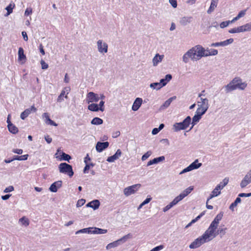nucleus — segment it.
Wrapping results in <instances>:
<instances>
[{
  "mask_svg": "<svg viewBox=\"0 0 251 251\" xmlns=\"http://www.w3.org/2000/svg\"><path fill=\"white\" fill-rule=\"evenodd\" d=\"M179 200L176 197L172 201H171L168 205L169 207L171 209L172 207H173L174 205H176L177 203H178L179 202Z\"/></svg>",
  "mask_w": 251,
  "mask_h": 251,
  "instance_id": "45",
  "label": "nucleus"
},
{
  "mask_svg": "<svg viewBox=\"0 0 251 251\" xmlns=\"http://www.w3.org/2000/svg\"><path fill=\"white\" fill-rule=\"evenodd\" d=\"M97 47L98 51L101 54L106 53L108 51V45L102 40L97 41Z\"/></svg>",
  "mask_w": 251,
  "mask_h": 251,
  "instance_id": "9",
  "label": "nucleus"
},
{
  "mask_svg": "<svg viewBox=\"0 0 251 251\" xmlns=\"http://www.w3.org/2000/svg\"><path fill=\"white\" fill-rule=\"evenodd\" d=\"M204 115V114L202 113L201 112H200L197 110L196 111V113L195 115L192 118V121L191 122V124L192 125V126L190 129L191 130L193 126L197 123H198L200 120L201 118V116Z\"/></svg>",
  "mask_w": 251,
  "mask_h": 251,
  "instance_id": "15",
  "label": "nucleus"
},
{
  "mask_svg": "<svg viewBox=\"0 0 251 251\" xmlns=\"http://www.w3.org/2000/svg\"><path fill=\"white\" fill-rule=\"evenodd\" d=\"M230 24V20L226 21L221 22L219 26H220V28H224L225 27L228 26V25H229Z\"/></svg>",
  "mask_w": 251,
  "mask_h": 251,
  "instance_id": "44",
  "label": "nucleus"
},
{
  "mask_svg": "<svg viewBox=\"0 0 251 251\" xmlns=\"http://www.w3.org/2000/svg\"><path fill=\"white\" fill-rule=\"evenodd\" d=\"M151 151H148L146 153H145L141 158V159L142 161H145L146 159H147L151 155Z\"/></svg>",
  "mask_w": 251,
  "mask_h": 251,
  "instance_id": "47",
  "label": "nucleus"
},
{
  "mask_svg": "<svg viewBox=\"0 0 251 251\" xmlns=\"http://www.w3.org/2000/svg\"><path fill=\"white\" fill-rule=\"evenodd\" d=\"M209 53H210V50H205L202 47V57L204 56H210V54H208Z\"/></svg>",
  "mask_w": 251,
  "mask_h": 251,
  "instance_id": "49",
  "label": "nucleus"
},
{
  "mask_svg": "<svg viewBox=\"0 0 251 251\" xmlns=\"http://www.w3.org/2000/svg\"><path fill=\"white\" fill-rule=\"evenodd\" d=\"M121 151L120 149H118L114 155L108 157L106 160L109 162H113L116 160L118 159L121 156Z\"/></svg>",
  "mask_w": 251,
  "mask_h": 251,
  "instance_id": "21",
  "label": "nucleus"
},
{
  "mask_svg": "<svg viewBox=\"0 0 251 251\" xmlns=\"http://www.w3.org/2000/svg\"><path fill=\"white\" fill-rule=\"evenodd\" d=\"M223 212H221L217 215L205 232L190 244L189 246L190 249H194L199 248L202 245L210 242L218 235L217 228L219 222L223 217Z\"/></svg>",
  "mask_w": 251,
  "mask_h": 251,
  "instance_id": "2",
  "label": "nucleus"
},
{
  "mask_svg": "<svg viewBox=\"0 0 251 251\" xmlns=\"http://www.w3.org/2000/svg\"><path fill=\"white\" fill-rule=\"evenodd\" d=\"M62 184V181L61 180H58L53 183L50 187L49 190L50 191L52 192H56L58 190V189L60 188Z\"/></svg>",
  "mask_w": 251,
  "mask_h": 251,
  "instance_id": "19",
  "label": "nucleus"
},
{
  "mask_svg": "<svg viewBox=\"0 0 251 251\" xmlns=\"http://www.w3.org/2000/svg\"><path fill=\"white\" fill-rule=\"evenodd\" d=\"M197 110L205 114L209 107V100L207 98H201L197 101Z\"/></svg>",
  "mask_w": 251,
  "mask_h": 251,
  "instance_id": "5",
  "label": "nucleus"
},
{
  "mask_svg": "<svg viewBox=\"0 0 251 251\" xmlns=\"http://www.w3.org/2000/svg\"><path fill=\"white\" fill-rule=\"evenodd\" d=\"M129 235V234L126 235L125 236H123L121 239H120L117 241H115L113 242L108 244L106 246V250H109L112 248L117 247L121 244V243L125 242L127 240V239L128 238Z\"/></svg>",
  "mask_w": 251,
  "mask_h": 251,
  "instance_id": "8",
  "label": "nucleus"
},
{
  "mask_svg": "<svg viewBox=\"0 0 251 251\" xmlns=\"http://www.w3.org/2000/svg\"><path fill=\"white\" fill-rule=\"evenodd\" d=\"M109 146L108 142H98L96 146V149L98 152H101L104 150L106 149Z\"/></svg>",
  "mask_w": 251,
  "mask_h": 251,
  "instance_id": "18",
  "label": "nucleus"
},
{
  "mask_svg": "<svg viewBox=\"0 0 251 251\" xmlns=\"http://www.w3.org/2000/svg\"><path fill=\"white\" fill-rule=\"evenodd\" d=\"M26 56L24 54V51L22 48H20L18 50V59L20 60L25 59Z\"/></svg>",
  "mask_w": 251,
  "mask_h": 251,
  "instance_id": "40",
  "label": "nucleus"
},
{
  "mask_svg": "<svg viewBox=\"0 0 251 251\" xmlns=\"http://www.w3.org/2000/svg\"><path fill=\"white\" fill-rule=\"evenodd\" d=\"M169 2L174 8H176L177 6L176 0H169Z\"/></svg>",
  "mask_w": 251,
  "mask_h": 251,
  "instance_id": "64",
  "label": "nucleus"
},
{
  "mask_svg": "<svg viewBox=\"0 0 251 251\" xmlns=\"http://www.w3.org/2000/svg\"><path fill=\"white\" fill-rule=\"evenodd\" d=\"M19 223H20L22 225H23L25 226H27L29 224V220L25 217H23L20 218L19 219Z\"/></svg>",
  "mask_w": 251,
  "mask_h": 251,
  "instance_id": "41",
  "label": "nucleus"
},
{
  "mask_svg": "<svg viewBox=\"0 0 251 251\" xmlns=\"http://www.w3.org/2000/svg\"><path fill=\"white\" fill-rule=\"evenodd\" d=\"M93 231V227H88V228H85L82 229H80L78 231H77L75 232L76 234H79V233H88V234H92Z\"/></svg>",
  "mask_w": 251,
  "mask_h": 251,
  "instance_id": "34",
  "label": "nucleus"
},
{
  "mask_svg": "<svg viewBox=\"0 0 251 251\" xmlns=\"http://www.w3.org/2000/svg\"><path fill=\"white\" fill-rule=\"evenodd\" d=\"M228 181L229 178L228 177H225L222 181L216 186L222 190L228 184Z\"/></svg>",
  "mask_w": 251,
  "mask_h": 251,
  "instance_id": "33",
  "label": "nucleus"
},
{
  "mask_svg": "<svg viewBox=\"0 0 251 251\" xmlns=\"http://www.w3.org/2000/svg\"><path fill=\"white\" fill-rule=\"evenodd\" d=\"M176 99V96L172 97L169 99H168L166 101H165V102L160 106V110H164L167 107H168L172 101Z\"/></svg>",
  "mask_w": 251,
  "mask_h": 251,
  "instance_id": "29",
  "label": "nucleus"
},
{
  "mask_svg": "<svg viewBox=\"0 0 251 251\" xmlns=\"http://www.w3.org/2000/svg\"><path fill=\"white\" fill-rule=\"evenodd\" d=\"M59 170L60 173L67 174L70 177L74 175V172L71 165L67 164L66 163H62L59 164Z\"/></svg>",
  "mask_w": 251,
  "mask_h": 251,
  "instance_id": "6",
  "label": "nucleus"
},
{
  "mask_svg": "<svg viewBox=\"0 0 251 251\" xmlns=\"http://www.w3.org/2000/svg\"><path fill=\"white\" fill-rule=\"evenodd\" d=\"M164 248V245H160L159 246H156L155 248H153L150 251H160V250L163 249Z\"/></svg>",
  "mask_w": 251,
  "mask_h": 251,
  "instance_id": "52",
  "label": "nucleus"
},
{
  "mask_svg": "<svg viewBox=\"0 0 251 251\" xmlns=\"http://www.w3.org/2000/svg\"><path fill=\"white\" fill-rule=\"evenodd\" d=\"M233 39L229 38L222 42L213 43L211 45V46L215 47H218L219 46L225 47L232 44L233 42Z\"/></svg>",
  "mask_w": 251,
  "mask_h": 251,
  "instance_id": "16",
  "label": "nucleus"
},
{
  "mask_svg": "<svg viewBox=\"0 0 251 251\" xmlns=\"http://www.w3.org/2000/svg\"><path fill=\"white\" fill-rule=\"evenodd\" d=\"M86 100L88 103L98 102L99 100V94L90 92L86 95Z\"/></svg>",
  "mask_w": 251,
  "mask_h": 251,
  "instance_id": "11",
  "label": "nucleus"
},
{
  "mask_svg": "<svg viewBox=\"0 0 251 251\" xmlns=\"http://www.w3.org/2000/svg\"><path fill=\"white\" fill-rule=\"evenodd\" d=\"M107 230L98 227H93L92 234H102L107 233Z\"/></svg>",
  "mask_w": 251,
  "mask_h": 251,
  "instance_id": "31",
  "label": "nucleus"
},
{
  "mask_svg": "<svg viewBox=\"0 0 251 251\" xmlns=\"http://www.w3.org/2000/svg\"><path fill=\"white\" fill-rule=\"evenodd\" d=\"M246 11H247V10H241L240 11L238 14H237V16H238V17L240 19L243 17L245 16V15H246Z\"/></svg>",
  "mask_w": 251,
  "mask_h": 251,
  "instance_id": "57",
  "label": "nucleus"
},
{
  "mask_svg": "<svg viewBox=\"0 0 251 251\" xmlns=\"http://www.w3.org/2000/svg\"><path fill=\"white\" fill-rule=\"evenodd\" d=\"M43 118L45 119V122L46 124L55 126H57V124L50 119L48 113H44L43 114Z\"/></svg>",
  "mask_w": 251,
  "mask_h": 251,
  "instance_id": "24",
  "label": "nucleus"
},
{
  "mask_svg": "<svg viewBox=\"0 0 251 251\" xmlns=\"http://www.w3.org/2000/svg\"><path fill=\"white\" fill-rule=\"evenodd\" d=\"M88 109L89 110L94 112H97L99 111V107L98 104L93 102L88 105Z\"/></svg>",
  "mask_w": 251,
  "mask_h": 251,
  "instance_id": "36",
  "label": "nucleus"
},
{
  "mask_svg": "<svg viewBox=\"0 0 251 251\" xmlns=\"http://www.w3.org/2000/svg\"><path fill=\"white\" fill-rule=\"evenodd\" d=\"M15 7V4L14 3H10L6 8L5 9L7 10V12L6 14L5 15V16H8L13 12V9Z\"/></svg>",
  "mask_w": 251,
  "mask_h": 251,
  "instance_id": "37",
  "label": "nucleus"
},
{
  "mask_svg": "<svg viewBox=\"0 0 251 251\" xmlns=\"http://www.w3.org/2000/svg\"><path fill=\"white\" fill-rule=\"evenodd\" d=\"M71 91V88L69 87H66L63 88V89L62 90V91H64L66 95L65 96V98L67 99L68 98L67 95L69 93V92Z\"/></svg>",
  "mask_w": 251,
  "mask_h": 251,
  "instance_id": "55",
  "label": "nucleus"
},
{
  "mask_svg": "<svg viewBox=\"0 0 251 251\" xmlns=\"http://www.w3.org/2000/svg\"><path fill=\"white\" fill-rule=\"evenodd\" d=\"M251 183V170H250L245 175L241 181L240 186L242 188L246 187L248 184Z\"/></svg>",
  "mask_w": 251,
  "mask_h": 251,
  "instance_id": "12",
  "label": "nucleus"
},
{
  "mask_svg": "<svg viewBox=\"0 0 251 251\" xmlns=\"http://www.w3.org/2000/svg\"><path fill=\"white\" fill-rule=\"evenodd\" d=\"M40 63L42 66V69L43 70L47 69L49 67V65L46 63L43 60H41Z\"/></svg>",
  "mask_w": 251,
  "mask_h": 251,
  "instance_id": "53",
  "label": "nucleus"
},
{
  "mask_svg": "<svg viewBox=\"0 0 251 251\" xmlns=\"http://www.w3.org/2000/svg\"><path fill=\"white\" fill-rule=\"evenodd\" d=\"M85 164H86V165L83 169L84 173H87V171L90 169V167H93L94 166V164L93 163H90V164L87 163Z\"/></svg>",
  "mask_w": 251,
  "mask_h": 251,
  "instance_id": "50",
  "label": "nucleus"
},
{
  "mask_svg": "<svg viewBox=\"0 0 251 251\" xmlns=\"http://www.w3.org/2000/svg\"><path fill=\"white\" fill-rule=\"evenodd\" d=\"M218 50L216 49H211L210 50V53L208 54H210L211 55H216L218 54Z\"/></svg>",
  "mask_w": 251,
  "mask_h": 251,
  "instance_id": "62",
  "label": "nucleus"
},
{
  "mask_svg": "<svg viewBox=\"0 0 251 251\" xmlns=\"http://www.w3.org/2000/svg\"><path fill=\"white\" fill-rule=\"evenodd\" d=\"M36 111V108L34 105H32L30 108L25 110V111L21 114L20 117L22 120H25L32 112H35Z\"/></svg>",
  "mask_w": 251,
  "mask_h": 251,
  "instance_id": "14",
  "label": "nucleus"
},
{
  "mask_svg": "<svg viewBox=\"0 0 251 251\" xmlns=\"http://www.w3.org/2000/svg\"><path fill=\"white\" fill-rule=\"evenodd\" d=\"M65 93L64 91H61L60 94L57 98V102H61L62 101H63L64 100L63 98L65 97Z\"/></svg>",
  "mask_w": 251,
  "mask_h": 251,
  "instance_id": "48",
  "label": "nucleus"
},
{
  "mask_svg": "<svg viewBox=\"0 0 251 251\" xmlns=\"http://www.w3.org/2000/svg\"><path fill=\"white\" fill-rule=\"evenodd\" d=\"M104 100H100L99 104H98L99 107V110L103 112L104 110Z\"/></svg>",
  "mask_w": 251,
  "mask_h": 251,
  "instance_id": "51",
  "label": "nucleus"
},
{
  "mask_svg": "<svg viewBox=\"0 0 251 251\" xmlns=\"http://www.w3.org/2000/svg\"><path fill=\"white\" fill-rule=\"evenodd\" d=\"M32 13V10L31 8H27L25 12V15L28 16L31 14Z\"/></svg>",
  "mask_w": 251,
  "mask_h": 251,
  "instance_id": "59",
  "label": "nucleus"
},
{
  "mask_svg": "<svg viewBox=\"0 0 251 251\" xmlns=\"http://www.w3.org/2000/svg\"><path fill=\"white\" fill-rule=\"evenodd\" d=\"M241 201V198H239V197H238L236 199V200H235V201L232 202L230 206H229V209L232 210V211H234V208L235 207H236L237 206V205L238 204V203H240Z\"/></svg>",
  "mask_w": 251,
  "mask_h": 251,
  "instance_id": "39",
  "label": "nucleus"
},
{
  "mask_svg": "<svg viewBox=\"0 0 251 251\" xmlns=\"http://www.w3.org/2000/svg\"><path fill=\"white\" fill-rule=\"evenodd\" d=\"M91 124L94 125H100L103 123V120L98 117H95L91 122Z\"/></svg>",
  "mask_w": 251,
  "mask_h": 251,
  "instance_id": "38",
  "label": "nucleus"
},
{
  "mask_svg": "<svg viewBox=\"0 0 251 251\" xmlns=\"http://www.w3.org/2000/svg\"><path fill=\"white\" fill-rule=\"evenodd\" d=\"M247 86V84L246 82H243L240 77H235L229 83L225 85L224 88L225 92L228 93L237 89L243 90Z\"/></svg>",
  "mask_w": 251,
  "mask_h": 251,
  "instance_id": "3",
  "label": "nucleus"
},
{
  "mask_svg": "<svg viewBox=\"0 0 251 251\" xmlns=\"http://www.w3.org/2000/svg\"><path fill=\"white\" fill-rule=\"evenodd\" d=\"M164 57V55H160L159 54H156L152 59V63L154 66H157L158 63L161 62Z\"/></svg>",
  "mask_w": 251,
  "mask_h": 251,
  "instance_id": "27",
  "label": "nucleus"
},
{
  "mask_svg": "<svg viewBox=\"0 0 251 251\" xmlns=\"http://www.w3.org/2000/svg\"><path fill=\"white\" fill-rule=\"evenodd\" d=\"M100 205V202L98 200H93L86 204V207H91L94 210H96L99 208Z\"/></svg>",
  "mask_w": 251,
  "mask_h": 251,
  "instance_id": "22",
  "label": "nucleus"
},
{
  "mask_svg": "<svg viewBox=\"0 0 251 251\" xmlns=\"http://www.w3.org/2000/svg\"><path fill=\"white\" fill-rule=\"evenodd\" d=\"M194 189L193 186H190L184 190L183 192H182L178 196L176 197L181 201L182 199H183L185 197L188 195Z\"/></svg>",
  "mask_w": 251,
  "mask_h": 251,
  "instance_id": "17",
  "label": "nucleus"
},
{
  "mask_svg": "<svg viewBox=\"0 0 251 251\" xmlns=\"http://www.w3.org/2000/svg\"><path fill=\"white\" fill-rule=\"evenodd\" d=\"M165 159V158L164 156H161L158 157L154 158L152 160H151L148 162L147 166H149L150 165H152L153 164H156L160 162L164 161Z\"/></svg>",
  "mask_w": 251,
  "mask_h": 251,
  "instance_id": "23",
  "label": "nucleus"
},
{
  "mask_svg": "<svg viewBox=\"0 0 251 251\" xmlns=\"http://www.w3.org/2000/svg\"><path fill=\"white\" fill-rule=\"evenodd\" d=\"M191 118L187 116L182 122L176 123L173 125V129L175 132L186 129L191 124Z\"/></svg>",
  "mask_w": 251,
  "mask_h": 251,
  "instance_id": "4",
  "label": "nucleus"
},
{
  "mask_svg": "<svg viewBox=\"0 0 251 251\" xmlns=\"http://www.w3.org/2000/svg\"><path fill=\"white\" fill-rule=\"evenodd\" d=\"M190 59L193 61H197L196 58L194 57V55L191 49L189 50L182 56V61L185 63H187Z\"/></svg>",
  "mask_w": 251,
  "mask_h": 251,
  "instance_id": "13",
  "label": "nucleus"
},
{
  "mask_svg": "<svg viewBox=\"0 0 251 251\" xmlns=\"http://www.w3.org/2000/svg\"><path fill=\"white\" fill-rule=\"evenodd\" d=\"M9 132L13 134H16L18 132V128L12 124H9L7 126Z\"/></svg>",
  "mask_w": 251,
  "mask_h": 251,
  "instance_id": "35",
  "label": "nucleus"
},
{
  "mask_svg": "<svg viewBox=\"0 0 251 251\" xmlns=\"http://www.w3.org/2000/svg\"><path fill=\"white\" fill-rule=\"evenodd\" d=\"M228 32L229 33L233 34V33H237L238 32V27H234L231 28L228 30Z\"/></svg>",
  "mask_w": 251,
  "mask_h": 251,
  "instance_id": "63",
  "label": "nucleus"
},
{
  "mask_svg": "<svg viewBox=\"0 0 251 251\" xmlns=\"http://www.w3.org/2000/svg\"><path fill=\"white\" fill-rule=\"evenodd\" d=\"M150 86L152 89H156L157 90L160 89L162 87L159 82H154L151 83Z\"/></svg>",
  "mask_w": 251,
  "mask_h": 251,
  "instance_id": "43",
  "label": "nucleus"
},
{
  "mask_svg": "<svg viewBox=\"0 0 251 251\" xmlns=\"http://www.w3.org/2000/svg\"><path fill=\"white\" fill-rule=\"evenodd\" d=\"M141 186V184H134L132 186L126 187L124 190V195L128 197L132 194H134Z\"/></svg>",
  "mask_w": 251,
  "mask_h": 251,
  "instance_id": "7",
  "label": "nucleus"
},
{
  "mask_svg": "<svg viewBox=\"0 0 251 251\" xmlns=\"http://www.w3.org/2000/svg\"><path fill=\"white\" fill-rule=\"evenodd\" d=\"M71 158V157L69 154H67L64 152H62L61 160L69 161Z\"/></svg>",
  "mask_w": 251,
  "mask_h": 251,
  "instance_id": "46",
  "label": "nucleus"
},
{
  "mask_svg": "<svg viewBox=\"0 0 251 251\" xmlns=\"http://www.w3.org/2000/svg\"><path fill=\"white\" fill-rule=\"evenodd\" d=\"M143 102L142 98H137L134 100L133 105L132 106V110L134 111H137L140 107Z\"/></svg>",
  "mask_w": 251,
  "mask_h": 251,
  "instance_id": "20",
  "label": "nucleus"
},
{
  "mask_svg": "<svg viewBox=\"0 0 251 251\" xmlns=\"http://www.w3.org/2000/svg\"><path fill=\"white\" fill-rule=\"evenodd\" d=\"M227 229L226 227L225 228H219V229L217 228V230L218 231V235L219 234L225 235L226 233V231Z\"/></svg>",
  "mask_w": 251,
  "mask_h": 251,
  "instance_id": "58",
  "label": "nucleus"
},
{
  "mask_svg": "<svg viewBox=\"0 0 251 251\" xmlns=\"http://www.w3.org/2000/svg\"><path fill=\"white\" fill-rule=\"evenodd\" d=\"M85 202V200L84 199H80L77 201L76 203V206L77 207H80L82 206Z\"/></svg>",
  "mask_w": 251,
  "mask_h": 251,
  "instance_id": "56",
  "label": "nucleus"
},
{
  "mask_svg": "<svg viewBox=\"0 0 251 251\" xmlns=\"http://www.w3.org/2000/svg\"><path fill=\"white\" fill-rule=\"evenodd\" d=\"M221 190L218 188L217 186L215 188V189L211 192L209 198L207 200V202L212 198L217 197L221 194Z\"/></svg>",
  "mask_w": 251,
  "mask_h": 251,
  "instance_id": "25",
  "label": "nucleus"
},
{
  "mask_svg": "<svg viewBox=\"0 0 251 251\" xmlns=\"http://www.w3.org/2000/svg\"><path fill=\"white\" fill-rule=\"evenodd\" d=\"M192 171L191 169V168L190 166L189 165L187 167L184 169L181 172H180L179 175H182L183 174H184L185 173L188 172Z\"/></svg>",
  "mask_w": 251,
  "mask_h": 251,
  "instance_id": "61",
  "label": "nucleus"
},
{
  "mask_svg": "<svg viewBox=\"0 0 251 251\" xmlns=\"http://www.w3.org/2000/svg\"><path fill=\"white\" fill-rule=\"evenodd\" d=\"M218 0H211L210 7L207 11V13L209 14L214 11L218 5Z\"/></svg>",
  "mask_w": 251,
  "mask_h": 251,
  "instance_id": "26",
  "label": "nucleus"
},
{
  "mask_svg": "<svg viewBox=\"0 0 251 251\" xmlns=\"http://www.w3.org/2000/svg\"><path fill=\"white\" fill-rule=\"evenodd\" d=\"M191 50L193 52L194 57L196 60H199L202 58V46L201 45H196L191 48Z\"/></svg>",
  "mask_w": 251,
  "mask_h": 251,
  "instance_id": "10",
  "label": "nucleus"
},
{
  "mask_svg": "<svg viewBox=\"0 0 251 251\" xmlns=\"http://www.w3.org/2000/svg\"><path fill=\"white\" fill-rule=\"evenodd\" d=\"M172 78L171 75L168 74L165 75V78H162L160 80V84L162 87L165 86Z\"/></svg>",
  "mask_w": 251,
  "mask_h": 251,
  "instance_id": "30",
  "label": "nucleus"
},
{
  "mask_svg": "<svg viewBox=\"0 0 251 251\" xmlns=\"http://www.w3.org/2000/svg\"><path fill=\"white\" fill-rule=\"evenodd\" d=\"M202 164L201 163H199V161L198 159L195 160L193 163H192L189 166L191 168V170H193L195 169H197L201 167Z\"/></svg>",
  "mask_w": 251,
  "mask_h": 251,
  "instance_id": "32",
  "label": "nucleus"
},
{
  "mask_svg": "<svg viewBox=\"0 0 251 251\" xmlns=\"http://www.w3.org/2000/svg\"><path fill=\"white\" fill-rule=\"evenodd\" d=\"M246 32L251 31V22L244 25Z\"/></svg>",
  "mask_w": 251,
  "mask_h": 251,
  "instance_id": "54",
  "label": "nucleus"
},
{
  "mask_svg": "<svg viewBox=\"0 0 251 251\" xmlns=\"http://www.w3.org/2000/svg\"><path fill=\"white\" fill-rule=\"evenodd\" d=\"M28 154H25V155H21V156L15 155L14 156L13 158H14V160H17L22 161V160H27L28 158Z\"/></svg>",
  "mask_w": 251,
  "mask_h": 251,
  "instance_id": "42",
  "label": "nucleus"
},
{
  "mask_svg": "<svg viewBox=\"0 0 251 251\" xmlns=\"http://www.w3.org/2000/svg\"><path fill=\"white\" fill-rule=\"evenodd\" d=\"M192 17H183L180 18L179 23L181 25L185 26L192 22Z\"/></svg>",
  "mask_w": 251,
  "mask_h": 251,
  "instance_id": "28",
  "label": "nucleus"
},
{
  "mask_svg": "<svg viewBox=\"0 0 251 251\" xmlns=\"http://www.w3.org/2000/svg\"><path fill=\"white\" fill-rule=\"evenodd\" d=\"M223 212H221L217 215L205 232L190 244L189 246L190 249H194L199 248L202 245L210 242L218 235L217 228L219 222L223 217Z\"/></svg>",
  "mask_w": 251,
  "mask_h": 251,
  "instance_id": "1",
  "label": "nucleus"
},
{
  "mask_svg": "<svg viewBox=\"0 0 251 251\" xmlns=\"http://www.w3.org/2000/svg\"><path fill=\"white\" fill-rule=\"evenodd\" d=\"M14 187L13 186H9L7 187H6L4 190V193H9V192H11L12 191H13L14 190Z\"/></svg>",
  "mask_w": 251,
  "mask_h": 251,
  "instance_id": "60",
  "label": "nucleus"
}]
</instances>
